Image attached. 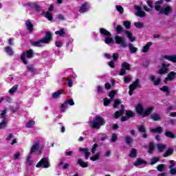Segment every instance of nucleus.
I'll return each instance as SVG.
<instances>
[{"label": "nucleus", "instance_id": "10", "mask_svg": "<svg viewBox=\"0 0 176 176\" xmlns=\"http://www.w3.org/2000/svg\"><path fill=\"white\" fill-rule=\"evenodd\" d=\"M146 3L149 8L146 6H143V9L145 12H152L153 10V1L146 0Z\"/></svg>", "mask_w": 176, "mask_h": 176}, {"label": "nucleus", "instance_id": "7", "mask_svg": "<svg viewBox=\"0 0 176 176\" xmlns=\"http://www.w3.org/2000/svg\"><path fill=\"white\" fill-rule=\"evenodd\" d=\"M168 67H170V64L167 65L165 63H162V68L159 69L158 74L160 75H166V74H168V70L170 69Z\"/></svg>", "mask_w": 176, "mask_h": 176}, {"label": "nucleus", "instance_id": "27", "mask_svg": "<svg viewBox=\"0 0 176 176\" xmlns=\"http://www.w3.org/2000/svg\"><path fill=\"white\" fill-rule=\"evenodd\" d=\"M28 6H30V8H32L33 9H35V10L36 12H39V10H41V6H39L38 5H37L35 3H27Z\"/></svg>", "mask_w": 176, "mask_h": 176}, {"label": "nucleus", "instance_id": "5", "mask_svg": "<svg viewBox=\"0 0 176 176\" xmlns=\"http://www.w3.org/2000/svg\"><path fill=\"white\" fill-rule=\"evenodd\" d=\"M114 39L117 45H121L122 47L124 48L126 47L127 42H126L124 37L116 35L115 36Z\"/></svg>", "mask_w": 176, "mask_h": 176}, {"label": "nucleus", "instance_id": "55", "mask_svg": "<svg viewBox=\"0 0 176 176\" xmlns=\"http://www.w3.org/2000/svg\"><path fill=\"white\" fill-rule=\"evenodd\" d=\"M34 124L35 122H34V120H30L28 122L26 123L25 127H27V129H31V127H32V126H34Z\"/></svg>", "mask_w": 176, "mask_h": 176}, {"label": "nucleus", "instance_id": "49", "mask_svg": "<svg viewBox=\"0 0 176 176\" xmlns=\"http://www.w3.org/2000/svg\"><path fill=\"white\" fill-rule=\"evenodd\" d=\"M21 61L25 64V65H27L28 64V62H27V58H25V52H23L21 54Z\"/></svg>", "mask_w": 176, "mask_h": 176}, {"label": "nucleus", "instance_id": "43", "mask_svg": "<svg viewBox=\"0 0 176 176\" xmlns=\"http://www.w3.org/2000/svg\"><path fill=\"white\" fill-rule=\"evenodd\" d=\"M155 151V144L153 142H150L148 145V153L152 155L153 153V151Z\"/></svg>", "mask_w": 176, "mask_h": 176}, {"label": "nucleus", "instance_id": "44", "mask_svg": "<svg viewBox=\"0 0 176 176\" xmlns=\"http://www.w3.org/2000/svg\"><path fill=\"white\" fill-rule=\"evenodd\" d=\"M56 35H59V36H64L65 35V28H61L60 30L56 31L55 32Z\"/></svg>", "mask_w": 176, "mask_h": 176}, {"label": "nucleus", "instance_id": "60", "mask_svg": "<svg viewBox=\"0 0 176 176\" xmlns=\"http://www.w3.org/2000/svg\"><path fill=\"white\" fill-rule=\"evenodd\" d=\"M164 168H165V166H164V164H159L157 166V171H160V173H162V171H163V170H164Z\"/></svg>", "mask_w": 176, "mask_h": 176}, {"label": "nucleus", "instance_id": "34", "mask_svg": "<svg viewBox=\"0 0 176 176\" xmlns=\"http://www.w3.org/2000/svg\"><path fill=\"white\" fill-rule=\"evenodd\" d=\"M124 114V113H123V110H118L116 111L114 114H113V118H115V119H119V118H120V116H122V115Z\"/></svg>", "mask_w": 176, "mask_h": 176}, {"label": "nucleus", "instance_id": "58", "mask_svg": "<svg viewBox=\"0 0 176 176\" xmlns=\"http://www.w3.org/2000/svg\"><path fill=\"white\" fill-rule=\"evenodd\" d=\"M6 118H3L1 122H0V129H4L6 127Z\"/></svg>", "mask_w": 176, "mask_h": 176}, {"label": "nucleus", "instance_id": "37", "mask_svg": "<svg viewBox=\"0 0 176 176\" xmlns=\"http://www.w3.org/2000/svg\"><path fill=\"white\" fill-rule=\"evenodd\" d=\"M158 162H160V157L159 156L153 157L151 160L150 164L151 166H153V164H156V163H158Z\"/></svg>", "mask_w": 176, "mask_h": 176}, {"label": "nucleus", "instance_id": "16", "mask_svg": "<svg viewBox=\"0 0 176 176\" xmlns=\"http://www.w3.org/2000/svg\"><path fill=\"white\" fill-rule=\"evenodd\" d=\"M151 119H152L153 122H160L162 121V116L160 114L154 113L151 115Z\"/></svg>", "mask_w": 176, "mask_h": 176}, {"label": "nucleus", "instance_id": "23", "mask_svg": "<svg viewBox=\"0 0 176 176\" xmlns=\"http://www.w3.org/2000/svg\"><path fill=\"white\" fill-rule=\"evenodd\" d=\"M63 93H64V91L63 89L58 90L57 91L53 94L52 98H54V100H57V98H60Z\"/></svg>", "mask_w": 176, "mask_h": 176}, {"label": "nucleus", "instance_id": "8", "mask_svg": "<svg viewBox=\"0 0 176 176\" xmlns=\"http://www.w3.org/2000/svg\"><path fill=\"white\" fill-rule=\"evenodd\" d=\"M171 13H173V8L170 6H164V8L161 10V14L170 16Z\"/></svg>", "mask_w": 176, "mask_h": 176}, {"label": "nucleus", "instance_id": "6", "mask_svg": "<svg viewBox=\"0 0 176 176\" xmlns=\"http://www.w3.org/2000/svg\"><path fill=\"white\" fill-rule=\"evenodd\" d=\"M125 115V116L121 118V122H127L131 118H134V116H135V113L131 110H126Z\"/></svg>", "mask_w": 176, "mask_h": 176}, {"label": "nucleus", "instance_id": "47", "mask_svg": "<svg viewBox=\"0 0 176 176\" xmlns=\"http://www.w3.org/2000/svg\"><path fill=\"white\" fill-rule=\"evenodd\" d=\"M67 107H68V104L66 103L65 101V102H63L60 107V112H63V113L67 111Z\"/></svg>", "mask_w": 176, "mask_h": 176}, {"label": "nucleus", "instance_id": "51", "mask_svg": "<svg viewBox=\"0 0 176 176\" xmlns=\"http://www.w3.org/2000/svg\"><path fill=\"white\" fill-rule=\"evenodd\" d=\"M112 101V99H108V98H104L103 99V105L104 107H108L109 104H111V102Z\"/></svg>", "mask_w": 176, "mask_h": 176}, {"label": "nucleus", "instance_id": "20", "mask_svg": "<svg viewBox=\"0 0 176 176\" xmlns=\"http://www.w3.org/2000/svg\"><path fill=\"white\" fill-rule=\"evenodd\" d=\"M135 111L138 115H142L144 113V107L142 104L138 103L135 107Z\"/></svg>", "mask_w": 176, "mask_h": 176}, {"label": "nucleus", "instance_id": "1", "mask_svg": "<svg viewBox=\"0 0 176 176\" xmlns=\"http://www.w3.org/2000/svg\"><path fill=\"white\" fill-rule=\"evenodd\" d=\"M53 40V34L50 32H46L45 36L43 38L37 41H31L30 43L32 46L34 47H42V43L45 45L50 43V41Z\"/></svg>", "mask_w": 176, "mask_h": 176}, {"label": "nucleus", "instance_id": "31", "mask_svg": "<svg viewBox=\"0 0 176 176\" xmlns=\"http://www.w3.org/2000/svg\"><path fill=\"white\" fill-rule=\"evenodd\" d=\"M167 77L169 79L170 82H173V80H175L176 72H170L169 74H168Z\"/></svg>", "mask_w": 176, "mask_h": 176}, {"label": "nucleus", "instance_id": "19", "mask_svg": "<svg viewBox=\"0 0 176 176\" xmlns=\"http://www.w3.org/2000/svg\"><path fill=\"white\" fill-rule=\"evenodd\" d=\"M100 34L102 35V36H112V34L110 33L109 31L102 28L100 29Z\"/></svg>", "mask_w": 176, "mask_h": 176}, {"label": "nucleus", "instance_id": "56", "mask_svg": "<svg viewBox=\"0 0 176 176\" xmlns=\"http://www.w3.org/2000/svg\"><path fill=\"white\" fill-rule=\"evenodd\" d=\"M116 31L117 34H122V32H123V28L122 27V25H118L116 28Z\"/></svg>", "mask_w": 176, "mask_h": 176}, {"label": "nucleus", "instance_id": "13", "mask_svg": "<svg viewBox=\"0 0 176 176\" xmlns=\"http://www.w3.org/2000/svg\"><path fill=\"white\" fill-rule=\"evenodd\" d=\"M89 10H90V6H89V3L85 2L82 4V6L79 10V12H80V13H85V12H87Z\"/></svg>", "mask_w": 176, "mask_h": 176}, {"label": "nucleus", "instance_id": "3", "mask_svg": "<svg viewBox=\"0 0 176 176\" xmlns=\"http://www.w3.org/2000/svg\"><path fill=\"white\" fill-rule=\"evenodd\" d=\"M137 89H142V85L140 83V79L138 78H137L135 81L132 82V84L129 85V96H133L135 90H137Z\"/></svg>", "mask_w": 176, "mask_h": 176}, {"label": "nucleus", "instance_id": "42", "mask_svg": "<svg viewBox=\"0 0 176 176\" xmlns=\"http://www.w3.org/2000/svg\"><path fill=\"white\" fill-rule=\"evenodd\" d=\"M101 159V155H100V153H97L96 155H94V157H90V160L92 162H97V160H100Z\"/></svg>", "mask_w": 176, "mask_h": 176}, {"label": "nucleus", "instance_id": "26", "mask_svg": "<svg viewBox=\"0 0 176 176\" xmlns=\"http://www.w3.org/2000/svg\"><path fill=\"white\" fill-rule=\"evenodd\" d=\"M157 148L159 152L160 153H162V152H164V149H166L167 148V144H163L161 143H158L157 144Z\"/></svg>", "mask_w": 176, "mask_h": 176}, {"label": "nucleus", "instance_id": "61", "mask_svg": "<svg viewBox=\"0 0 176 176\" xmlns=\"http://www.w3.org/2000/svg\"><path fill=\"white\" fill-rule=\"evenodd\" d=\"M67 81L68 83L67 84L68 87H72L74 85V82H72V80L69 76L67 77Z\"/></svg>", "mask_w": 176, "mask_h": 176}, {"label": "nucleus", "instance_id": "15", "mask_svg": "<svg viewBox=\"0 0 176 176\" xmlns=\"http://www.w3.org/2000/svg\"><path fill=\"white\" fill-rule=\"evenodd\" d=\"M153 112V107H150L148 109L143 110V114H142V116L143 118H146L151 115Z\"/></svg>", "mask_w": 176, "mask_h": 176}, {"label": "nucleus", "instance_id": "64", "mask_svg": "<svg viewBox=\"0 0 176 176\" xmlns=\"http://www.w3.org/2000/svg\"><path fill=\"white\" fill-rule=\"evenodd\" d=\"M170 174L171 175H176V167L170 168Z\"/></svg>", "mask_w": 176, "mask_h": 176}, {"label": "nucleus", "instance_id": "54", "mask_svg": "<svg viewBox=\"0 0 176 176\" xmlns=\"http://www.w3.org/2000/svg\"><path fill=\"white\" fill-rule=\"evenodd\" d=\"M138 130L140 133H146V129H145V126H144V125H138Z\"/></svg>", "mask_w": 176, "mask_h": 176}, {"label": "nucleus", "instance_id": "9", "mask_svg": "<svg viewBox=\"0 0 176 176\" xmlns=\"http://www.w3.org/2000/svg\"><path fill=\"white\" fill-rule=\"evenodd\" d=\"M135 10H137L135 16H138V17H140V19H142V17H145V16H146V13L145 12V11L141 10V7L140 6L135 5Z\"/></svg>", "mask_w": 176, "mask_h": 176}, {"label": "nucleus", "instance_id": "21", "mask_svg": "<svg viewBox=\"0 0 176 176\" xmlns=\"http://www.w3.org/2000/svg\"><path fill=\"white\" fill-rule=\"evenodd\" d=\"M163 58L168 60V61H171L172 63H176V55H164Z\"/></svg>", "mask_w": 176, "mask_h": 176}, {"label": "nucleus", "instance_id": "38", "mask_svg": "<svg viewBox=\"0 0 176 176\" xmlns=\"http://www.w3.org/2000/svg\"><path fill=\"white\" fill-rule=\"evenodd\" d=\"M5 52L8 54V56H13L14 54V52L13 51V49H12V47L8 46L5 48Z\"/></svg>", "mask_w": 176, "mask_h": 176}, {"label": "nucleus", "instance_id": "30", "mask_svg": "<svg viewBox=\"0 0 176 176\" xmlns=\"http://www.w3.org/2000/svg\"><path fill=\"white\" fill-rule=\"evenodd\" d=\"M153 43L152 42L147 43L144 47L142 50V53H148L149 52V49L151 48V46H152Z\"/></svg>", "mask_w": 176, "mask_h": 176}, {"label": "nucleus", "instance_id": "62", "mask_svg": "<svg viewBox=\"0 0 176 176\" xmlns=\"http://www.w3.org/2000/svg\"><path fill=\"white\" fill-rule=\"evenodd\" d=\"M67 105H71V107L75 105V102H74V99L71 98L65 101Z\"/></svg>", "mask_w": 176, "mask_h": 176}, {"label": "nucleus", "instance_id": "53", "mask_svg": "<svg viewBox=\"0 0 176 176\" xmlns=\"http://www.w3.org/2000/svg\"><path fill=\"white\" fill-rule=\"evenodd\" d=\"M116 8L117 12H120V14H123V13H124V9L123 7H122V6H116Z\"/></svg>", "mask_w": 176, "mask_h": 176}, {"label": "nucleus", "instance_id": "39", "mask_svg": "<svg viewBox=\"0 0 176 176\" xmlns=\"http://www.w3.org/2000/svg\"><path fill=\"white\" fill-rule=\"evenodd\" d=\"M165 136L167 138H176L175 133H173L171 131H166L165 132Z\"/></svg>", "mask_w": 176, "mask_h": 176}, {"label": "nucleus", "instance_id": "25", "mask_svg": "<svg viewBox=\"0 0 176 176\" xmlns=\"http://www.w3.org/2000/svg\"><path fill=\"white\" fill-rule=\"evenodd\" d=\"M151 131L154 133V134H162V133H163V127L162 126H158L157 128L155 129H151Z\"/></svg>", "mask_w": 176, "mask_h": 176}, {"label": "nucleus", "instance_id": "4", "mask_svg": "<svg viewBox=\"0 0 176 176\" xmlns=\"http://www.w3.org/2000/svg\"><path fill=\"white\" fill-rule=\"evenodd\" d=\"M36 167L37 168H41V167H43V168H49L50 167V162L47 158L43 157L37 163Z\"/></svg>", "mask_w": 176, "mask_h": 176}, {"label": "nucleus", "instance_id": "57", "mask_svg": "<svg viewBox=\"0 0 176 176\" xmlns=\"http://www.w3.org/2000/svg\"><path fill=\"white\" fill-rule=\"evenodd\" d=\"M134 25L136 28H139V29L144 28V23L141 22H135Z\"/></svg>", "mask_w": 176, "mask_h": 176}, {"label": "nucleus", "instance_id": "17", "mask_svg": "<svg viewBox=\"0 0 176 176\" xmlns=\"http://www.w3.org/2000/svg\"><path fill=\"white\" fill-rule=\"evenodd\" d=\"M79 151L85 153L86 160H89V157L90 156V151H89V148L80 147L79 148Z\"/></svg>", "mask_w": 176, "mask_h": 176}, {"label": "nucleus", "instance_id": "33", "mask_svg": "<svg viewBox=\"0 0 176 176\" xmlns=\"http://www.w3.org/2000/svg\"><path fill=\"white\" fill-rule=\"evenodd\" d=\"M137 155H138V151H137V149L132 148L131 153H129V157L135 159V157H137Z\"/></svg>", "mask_w": 176, "mask_h": 176}, {"label": "nucleus", "instance_id": "48", "mask_svg": "<svg viewBox=\"0 0 176 176\" xmlns=\"http://www.w3.org/2000/svg\"><path fill=\"white\" fill-rule=\"evenodd\" d=\"M28 71L32 74H34L36 69H35V66L34 65H29L28 66Z\"/></svg>", "mask_w": 176, "mask_h": 176}, {"label": "nucleus", "instance_id": "2", "mask_svg": "<svg viewBox=\"0 0 176 176\" xmlns=\"http://www.w3.org/2000/svg\"><path fill=\"white\" fill-rule=\"evenodd\" d=\"M107 121L102 117L97 116L96 118L91 122L90 126L91 129H97L100 130L102 126H105Z\"/></svg>", "mask_w": 176, "mask_h": 176}, {"label": "nucleus", "instance_id": "29", "mask_svg": "<svg viewBox=\"0 0 176 176\" xmlns=\"http://www.w3.org/2000/svg\"><path fill=\"white\" fill-rule=\"evenodd\" d=\"M39 148H40L39 143L34 144L31 148L30 153L31 154L35 153V152H37V151H39Z\"/></svg>", "mask_w": 176, "mask_h": 176}, {"label": "nucleus", "instance_id": "50", "mask_svg": "<svg viewBox=\"0 0 176 176\" xmlns=\"http://www.w3.org/2000/svg\"><path fill=\"white\" fill-rule=\"evenodd\" d=\"M123 25L125 27L126 30H130L131 28V22L125 21L123 22Z\"/></svg>", "mask_w": 176, "mask_h": 176}, {"label": "nucleus", "instance_id": "45", "mask_svg": "<svg viewBox=\"0 0 176 176\" xmlns=\"http://www.w3.org/2000/svg\"><path fill=\"white\" fill-rule=\"evenodd\" d=\"M104 43L107 45H111V43H113V38H112L111 36H106L104 39Z\"/></svg>", "mask_w": 176, "mask_h": 176}, {"label": "nucleus", "instance_id": "63", "mask_svg": "<svg viewBox=\"0 0 176 176\" xmlns=\"http://www.w3.org/2000/svg\"><path fill=\"white\" fill-rule=\"evenodd\" d=\"M20 107L18 106L16 107H14L12 106L10 107V111H12V113H16V112H17V111H19V109Z\"/></svg>", "mask_w": 176, "mask_h": 176}, {"label": "nucleus", "instance_id": "59", "mask_svg": "<svg viewBox=\"0 0 176 176\" xmlns=\"http://www.w3.org/2000/svg\"><path fill=\"white\" fill-rule=\"evenodd\" d=\"M116 141H118V134L113 133L110 142H116Z\"/></svg>", "mask_w": 176, "mask_h": 176}, {"label": "nucleus", "instance_id": "35", "mask_svg": "<svg viewBox=\"0 0 176 176\" xmlns=\"http://www.w3.org/2000/svg\"><path fill=\"white\" fill-rule=\"evenodd\" d=\"M129 47L131 53L132 54L137 53V52H138V48L134 47V44L133 43H129Z\"/></svg>", "mask_w": 176, "mask_h": 176}, {"label": "nucleus", "instance_id": "24", "mask_svg": "<svg viewBox=\"0 0 176 176\" xmlns=\"http://www.w3.org/2000/svg\"><path fill=\"white\" fill-rule=\"evenodd\" d=\"M160 90L164 93H166V96H170V87L164 85L162 87L160 88Z\"/></svg>", "mask_w": 176, "mask_h": 176}, {"label": "nucleus", "instance_id": "52", "mask_svg": "<svg viewBox=\"0 0 176 176\" xmlns=\"http://www.w3.org/2000/svg\"><path fill=\"white\" fill-rule=\"evenodd\" d=\"M123 102L121 101L119 99H116L114 100V104H113V107L114 108H118V107L120 106V104H122Z\"/></svg>", "mask_w": 176, "mask_h": 176}, {"label": "nucleus", "instance_id": "40", "mask_svg": "<svg viewBox=\"0 0 176 176\" xmlns=\"http://www.w3.org/2000/svg\"><path fill=\"white\" fill-rule=\"evenodd\" d=\"M17 89H19V85H15L8 91V93H10L11 96H13V94L17 91Z\"/></svg>", "mask_w": 176, "mask_h": 176}, {"label": "nucleus", "instance_id": "22", "mask_svg": "<svg viewBox=\"0 0 176 176\" xmlns=\"http://www.w3.org/2000/svg\"><path fill=\"white\" fill-rule=\"evenodd\" d=\"M124 33L126 34L128 39L131 41V42H134L135 41V37H134L133 33L129 30H125Z\"/></svg>", "mask_w": 176, "mask_h": 176}, {"label": "nucleus", "instance_id": "11", "mask_svg": "<svg viewBox=\"0 0 176 176\" xmlns=\"http://www.w3.org/2000/svg\"><path fill=\"white\" fill-rule=\"evenodd\" d=\"M25 25L28 32L32 34V32H34V24H32L30 19L25 21Z\"/></svg>", "mask_w": 176, "mask_h": 176}, {"label": "nucleus", "instance_id": "12", "mask_svg": "<svg viewBox=\"0 0 176 176\" xmlns=\"http://www.w3.org/2000/svg\"><path fill=\"white\" fill-rule=\"evenodd\" d=\"M151 82H153L154 86H159L160 83L162 82V78L160 77H157V78L155 77V76H151L150 77Z\"/></svg>", "mask_w": 176, "mask_h": 176}, {"label": "nucleus", "instance_id": "28", "mask_svg": "<svg viewBox=\"0 0 176 176\" xmlns=\"http://www.w3.org/2000/svg\"><path fill=\"white\" fill-rule=\"evenodd\" d=\"M23 53H25V55L26 56L27 58H32L34 57V50L32 49L26 50Z\"/></svg>", "mask_w": 176, "mask_h": 176}, {"label": "nucleus", "instance_id": "41", "mask_svg": "<svg viewBox=\"0 0 176 176\" xmlns=\"http://www.w3.org/2000/svg\"><path fill=\"white\" fill-rule=\"evenodd\" d=\"M121 65L122 69H126V71H130V69H131L130 64L127 62H123Z\"/></svg>", "mask_w": 176, "mask_h": 176}, {"label": "nucleus", "instance_id": "36", "mask_svg": "<svg viewBox=\"0 0 176 176\" xmlns=\"http://www.w3.org/2000/svg\"><path fill=\"white\" fill-rule=\"evenodd\" d=\"M174 153V150L173 148H168L164 154L163 157H168V156H171Z\"/></svg>", "mask_w": 176, "mask_h": 176}, {"label": "nucleus", "instance_id": "14", "mask_svg": "<svg viewBox=\"0 0 176 176\" xmlns=\"http://www.w3.org/2000/svg\"><path fill=\"white\" fill-rule=\"evenodd\" d=\"M141 164H148V162L143 160L142 158H138L134 162L133 165L135 167H138V166H141Z\"/></svg>", "mask_w": 176, "mask_h": 176}, {"label": "nucleus", "instance_id": "18", "mask_svg": "<svg viewBox=\"0 0 176 176\" xmlns=\"http://www.w3.org/2000/svg\"><path fill=\"white\" fill-rule=\"evenodd\" d=\"M77 164H78L80 167H82V168H87V167H89V164L84 162L83 160L80 158L77 160Z\"/></svg>", "mask_w": 176, "mask_h": 176}, {"label": "nucleus", "instance_id": "46", "mask_svg": "<svg viewBox=\"0 0 176 176\" xmlns=\"http://www.w3.org/2000/svg\"><path fill=\"white\" fill-rule=\"evenodd\" d=\"M133 141V139L131 136L126 135L125 136V142L126 145H129V146H131V142Z\"/></svg>", "mask_w": 176, "mask_h": 176}, {"label": "nucleus", "instance_id": "32", "mask_svg": "<svg viewBox=\"0 0 176 176\" xmlns=\"http://www.w3.org/2000/svg\"><path fill=\"white\" fill-rule=\"evenodd\" d=\"M41 14H45V17L49 21H53V15H52V13H50L49 11H47L46 12H43Z\"/></svg>", "mask_w": 176, "mask_h": 176}]
</instances>
